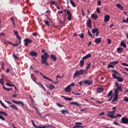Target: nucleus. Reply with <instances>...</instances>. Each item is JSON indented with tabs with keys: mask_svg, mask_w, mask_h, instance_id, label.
I'll return each mask as SVG.
<instances>
[{
	"mask_svg": "<svg viewBox=\"0 0 128 128\" xmlns=\"http://www.w3.org/2000/svg\"><path fill=\"white\" fill-rule=\"evenodd\" d=\"M115 86H116V88L114 90V95L112 100L111 102H118V92H122V86H119L118 82H116L115 83Z\"/></svg>",
	"mask_w": 128,
	"mask_h": 128,
	"instance_id": "1",
	"label": "nucleus"
},
{
	"mask_svg": "<svg viewBox=\"0 0 128 128\" xmlns=\"http://www.w3.org/2000/svg\"><path fill=\"white\" fill-rule=\"evenodd\" d=\"M13 32H14V34L16 36V38L19 40L18 44H12V42H7L9 44H12L14 46H20V44H22V38H20V35H18V32L17 30H14Z\"/></svg>",
	"mask_w": 128,
	"mask_h": 128,
	"instance_id": "2",
	"label": "nucleus"
},
{
	"mask_svg": "<svg viewBox=\"0 0 128 128\" xmlns=\"http://www.w3.org/2000/svg\"><path fill=\"white\" fill-rule=\"evenodd\" d=\"M48 58V54L46 52L44 53V55L41 56L42 64H46V66H48V63L46 62Z\"/></svg>",
	"mask_w": 128,
	"mask_h": 128,
	"instance_id": "3",
	"label": "nucleus"
},
{
	"mask_svg": "<svg viewBox=\"0 0 128 128\" xmlns=\"http://www.w3.org/2000/svg\"><path fill=\"white\" fill-rule=\"evenodd\" d=\"M84 74H86V72L84 70H81L79 71L76 70L74 74L73 78H78L80 76H84Z\"/></svg>",
	"mask_w": 128,
	"mask_h": 128,
	"instance_id": "4",
	"label": "nucleus"
},
{
	"mask_svg": "<svg viewBox=\"0 0 128 128\" xmlns=\"http://www.w3.org/2000/svg\"><path fill=\"white\" fill-rule=\"evenodd\" d=\"M24 44L26 46H28V44H32V42H34V41L28 38H26L24 40Z\"/></svg>",
	"mask_w": 128,
	"mask_h": 128,
	"instance_id": "5",
	"label": "nucleus"
},
{
	"mask_svg": "<svg viewBox=\"0 0 128 128\" xmlns=\"http://www.w3.org/2000/svg\"><path fill=\"white\" fill-rule=\"evenodd\" d=\"M32 124L33 126H34V128H52V126L50 125H48L47 126H36V124H34V120H32Z\"/></svg>",
	"mask_w": 128,
	"mask_h": 128,
	"instance_id": "6",
	"label": "nucleus"
},
{
	"mask_svg": "<svg viewBox=\"0 0 128 128\" xmlns=\"http://www.w3.org/2000/svg\"><path fill=\"white\" fill-rule=\"evenodd\" d=\"M118 64V61H114L110 62V64L108 65V68H114V64Z\"/></svg>",
	"mask_w": 128,
	"mask_h": 128,
	"instance_id": "7",
	"label": "nucleus"
},
{
	"mask_svg": "<svg viewBox=\"0 0 128 128\" xmlns=\"http://www.w3.org/2000/svg\"><path fill=\"white\" fill-rule=\"evenodd\" d=\"M2 114H3L4 116H8V114L4 112L0 111V120H5L6 118L2 116Z\"/></svg>",
	"mask_w": 128,
	"mask_h": 128,
	"instance_id": "8",
	"label": "nucleus"
},
{
	"mask_svg": "<svg viewBox=\"0 0 128 128\" xmlns=\"http://www.w3.org/2000/svg\"><path fill=\"white\" fill-rule=\"evenodd\" d=\"M121 124H128V118L126 117H122L121 119Z\"/></svg>",
	"mask_w": 128,
	"mask_h": 128,
	"instance_id": "9",
	"label": "nucleus"
},
{
	"mask_svg": "<svg viewBox=\"0 0 128 128\" xmlns=\"http://www.w3.org/2000/svg\"><path fill=\"white\" fill-rule=\"evenodd\" d=\"M75 126L73 127V128H83L82 126V123L79 122H75Z\"/></svg>",
	"mask_w": 128,
	"mask_h": 128,
	"instance_id": "10",
	"label": "nucleus"
},
{
	"mask_svg": "<svg viewBox=\"0 0 128 128\" xmlns=\"http://www.w3.org/2000/svg\"><path fill=\"white\" fill-rule=\"evenodd\" d=\"M107 116L112 118H120L122 116V115L118 114L116 116H114V114H107Z\"/></svg>",
	"mask_w": 128,
	"mask_h": 128,
	"instance_id": "11",
	"label": "nucleus"
},
{
	"mask_svg": "<svg viewBox=\"0 0 128 128\" xmlns=\"http://www.w3.org/2000/svg\"><path fill=\"white\" fill-rule=\"evenodd\" d=\"M112 91L110 90L107 96H110V98L108 100V102H111L112 100Z\"/></svg>",
	"mask_w": 128,
	"mask_h": 128,
	"instance_id": "12",
	"label": "nucleus"
},
{
	"mask_svg": "<svg viewBox=\"0 0 128 128\" xmlns=\"http://www.w3.org/2000/svg\"><path fill=\"white\" fill-rule=\"evenodd\" d=\"M66 14L68 16L67 18L68 20H72V14L70 13V11L67 10Z\"/></svg>",
	"mask_w": 128,
	"mask_h": 128,
	"instance_id": "13",
	"label": "nucleus"
},
{
	"mask_svg": "<svg viewBox=\"0 0 128 128\" xmlns=\"http://www.w3.org/2000/svg\"><path fill=\"white\" fill-rule=\"evenodd\" d=\"M92 80H85L84 81V82L85 84H88V86H90L92 84Z\"/></svg>",
	"mask_w": 128,
	"mask_h": 128,
	"instance_id": "14",
	"label": "nucleus"
},
{
	"mask_svg": "<svg viewBox=\"0 0 128 128\" xmlns=\"http://www.w3.org/2000/svg\"><path fill=\"white\" fill-rule=\"evenodd\" d=\"M110 20V15L106 14L104 16V22H108Z\"/></svg>",
	"mask_w": 128,
	"mask_h": 128,
	"instance_id": "15",
	"label": "nucleus"
},
{
	"mask_svg": "<svg viewBox=\"0 0 128 128\" xmlns=\"http://www.w3.org/2000/svg\"><path fill=\"white\" fill-rule=\"evenodd\" d=\"M12 102L14 104H22L23 106H24V104L21 101H16L14 100H12Z\"/></svg>",
	"mask_w": 128,
	"mask_h": 128,
	"instance_id": "16",
	"label": "nucleus"
},
{
	"mask_svg": "<svg viewBox=\"0 0 128 128\" xmlns=\"http://www.w3.org/2000/svg\"><path fill=\"white\" fill-rule=\"evenodd\" d=\"M66 92H72V88L68 85L64 90Z\"/></svg>",
	"mask_w": 128,
	"mask_h": 128,
	"instance_id": "17",
	"label": "nucleus"
},
{
	"mask_svg": "<svg viewBox=\"0 0 128 128\" xmlns=\"http://www.w3.org/2000/svg\"><path fill=\"white\" fill-rule=\"evenodd\" d=\"M86 26L90 28H92V20L90 18H88L86 22Z\"/></svg>",
	"mask_w": 128,
	"mask_h": 128,
	"instance_id": "18",
	"label": "nucleus"
},
{
	"mask_svg": "<svg viewBox=\"0 0 128 128\" xmlns=\"http://www.w3.org/2000/svg\"><path fill=\"white\" fill-rule=\"evenodd\" d=\"M46 86L48 88V90H54V88H55L54 86L52 84H48Z\"/></svg>",
	"mask_w": 128,
	"mask_h": 128,
	"instance_id": "19",
	"label": "nucleus"
},
{
	"mask_svg": "<svg viewBox=\"0 0 128 128\" xmlns=\"http://www.w3.org/2000/svg\"><path fill=\"white\" fill-rule=\"evenodd\" d=\"M104 90L102 88H96L97 94H100V92H102Z\"/></svg>",
	"mask_w": 128,
	"mask_h": 128,
	"instance_id": "20",
	"label": "nucleus"
},
{
	"mask_svg": "<svg viewBox=\"0 0 128 128\" xmlns=\"http://www.w3.org/2000/svg\"><path fill=\"white\" fill-rule=\"evenodd\" d=\"M114 72H115V74H112V76H113V78H115V80H118V76H119L118 74L116 72V71L114 70Z\"/></svg>",
	"mask_w": 128,
	"mask_h": 128,
	"instance_id": "21",
	"label": "nucleus"
},
{
	"mask_svg": "<svg viewBox=\"0 0 128 128\" xmlns=\"http://www.w3.org/2000/svg\"><path fill=\"white\" fill-rule=\"evenodd\" d=\"M112 110H114V111L112 112H108V114H114V112H116V107L114 106L112 108Z\"/></svg>",
	"mask_w": 128,
	"mask_h": 128,
	"instance_id": "22",
	"label": "nucleus"
},
{
	"mask_svg": "<svg viewBox=\"0 0 128 128\" xmlns=\"http://www.w3.org/2000/svg\"><path fill=\"white\" fill-rule=\"evenodd\" d=\"M94 42L96 44H100L102 42L101 38H97L94 40Z\"/></svg>",
	"mask_w": 128,
	"mask_h": 128,
	"instance_id": "23",
	"label": "nucleus"
},
{
	"mask_svg": "<svg viewBox=\"0 0 128 128\" xmlns=\"http://www.w3.org/2000/svg\"><path fill=\"white\" fill-rule=\"evenodd\" d=\"M30 55L32 56H38V53L36 52L32 51L30 52Z\"/></svg>",
	"mask_w": 128,
	"mask_h": 128,
	"instance_id": "24",
	"label": "nucleus"
},
{
	"mask_svg": "<svg viewBox=\"0 0 128 128\" xmlns=\"http://www.w3.org/2000/svg\"><path fill=\"white\" fill-rule=\"evenodd\" d=\"M92 58V54H88L86 56H84L82 58V60H86V58Z\"/></svg>",
	"mask_w": 128,
	"mask_h": 128,
	"instance_id": "25",
	"label": "nucleus"
},
{
	"mask_svg": "<svg viewBox=\"0 0 128 128\" xmlns=\"http://www.w3.org/2000/svg\"><path fill=\"white\" fill-rule=\"evenodd\" d=\"M98 14H91V17L92 18H93L94 20H97L98 18Z\"/></svg>",
	"mask_w": 128,
	"mask_h": 128,
	"instance_id": "26",
	"label": "nucleus"
},
{
	"mask_svg": "<svg viewBox=\"0 0 128 128\" xmlns=\"http://www.w3.org/2000/svg\"><path fill=\"white\" fill-rule=\"evenodd\" d=\"M51 59L54 60V62H56V56L54 54H51L50 56Z\"/></svg>",
	"mask_w": 128,
	"mask_h": 128,
	"instance_id": "27",
	"label": "nucleus"
},
{
	"mask_svg": "<svg viewBox=\"0 0 128 128\" xmlns=\"http://www.w3.org/2000/svg\"><path fill=\"white\" fill-rule=\"evenodd\" d=\"M40 76H42L44 78H46V80H52L51 78H50L42 74V72L40 73Z\"/></svg>",
	"mask_w": 128,
	"mask_h": 128,
	"instance_id": "28",
	"label": "nucleus"
},
{
	"mask_svg": "<svg viewBox=\"0 0 128 128\" xmlns=\"http://www.w3.org/2000/svg\"><path fill=\"white\" fill-rule=\"evenodd\" d=\"M10 108H13V110H18V107L14 104L10 105Z\"/></svg>",
	"mask_w": 128,
	"mask_h": 128,
	"instance_id": "29",
	"label": "nucleus"
},
{
	"mask_svg": "<svg viewBox=\"0 0 128 128\" xmlns=\"http://www.w3.org/2000/svg\"><path fill=\"white\" fill-rule=\"evenodd\" d=\"M116 6H117V8H120V10H123L124 8V6H122V4H116Z\"/></svg>",
	"mask_w": 128,
	"mask_h": 128,
	"instance_id": "30",
	"label": "nucleus"
},
{
	"mask_svg": "<svg viewBox=\"0 0 128 128\" xmlns=\"http://www.w3.org/2000/svg\"><path fill=\"white\" fill-rule=\"evenodd\" d=\"M84 60H80V68H82V66H84Z\"/></svg>",
	"mask_w": 128,
	"mask_h": 128,
	"instance_id": "31",
	"label": "nucleus"
},
{
	"mask_svg": "<svg viewBox=\"0 0 128 128\" xmlns=\"http://www.w3.org/2000/svg\"><path fill=\"white\" fill-rule=\"evenodd\" d=\"M70 104H76L78 106H82V104L78 103V102H72L70 103Z\"/></svg>",
	"mask_w": 128,
	"mask_h": 128,
	"instance_id": "32",
	"label": "nucleus"
},
{
	"mask_svg": "<svg viewBox=\"0 0 128 128\" xmlns=\"http://www.w3.org/2000/svg\"><path fill=\"white\" fill-rule=\"evenodd\" d=\"M117 80L118 82H124V78H122V77L120 76H118V78L116 79Z\"/></svg>",
	"mask_w": 128,
	"mask_h": 128,
	"instance_id": "33",
	"label": "nucleus"
},
{
	"mask_svg": "<svg viewBox=\"0 0 128 128\" xmlns=\"http://www.w3.org/2000/svg\"><path fill=\"white\" fill-rule=\"evenodd\" d=\"M120 46H123V48H126V43H124V41L121 42Z\"/></svg>",
	"mask_w": 128,
	"mask_h": 128,
	"instance_id": "34",
	"label": "nucleus"
},
{
	"mask_svg": "<svg viewBox=\"0 0 128 128\" xmlns=\"http://www.w3.org/2000/svg\"><path fill=\"white\" fill-rule=\"evenodd\" d=\"M0 104L2 106H3V108H8V106H6L4 104V103L2 102V100H0Z\"/></svg>",
	"mask_w": 128,
	"mask_h": 128,
	"instance_id": "35",
	"label": "nucleus"
},
{
	"mask_svg": "<svg viewBox=\"0 0 128 128\" xmlns=\"http://www.w3.org/2000/svg\"><path fill=\"white\" fill-rule=\"evenodd\" d=\"M90 66H91L90 63H89L88 64L86 67V72H88V70H90Z\"/></svg>",
	"mask_w": 128,
	"mask_h": 128,
	"instance_id": "36",
	"label": "nucleus"
},
{
	"mask_svg": "<svg viewBox=\"0 0 128 128\" xmlns=\"http://www.w3.org/2000/svg\"><path fill=\"white\" fill-rule=\"evenodd\" d=\"M70 2L72 6H74V8H76V4L74 3V2L72 0H70Z\"/></svg>",
	"mask_w": 128,
	"mask_h": 128,
	"instance_id": "37",
	"label": "nucleus"
},
{
	"mask_svg": "<svg viewBox=\"0 0 128 128\" xmlns=\"http://www.w3.org/2000/svg\"><path fill=\"white\" fill-rule=\"evenodd\" d=\"M98 31V29L97 28H93L92 30V34H96V32H97Z\"/></svg>",
	"mask_w": 128,
	"mask_h": 128,
	"instance_id": "38",
	"label": "nucleus"
},
{
	"mask_svg": "<svg viewBox=\"0 0 128 128\" xmlns=\"http://www.w3.org/2000/svg\"><path fill=\"white\" fill-rule=\"evenodd\" d=\"M117 52L118 53L122 52V48H117Z\"/></svg>",
	"mask_w": 128,
	"mask_h": 128,
	"instance_id": "39",
	"label": "nucleus"
},
{
	"mask_svg": "<svg viewBox=\"0 0 128 128\" xmlns=\"http://www.w3.org/2000/svg\"><path fill=\"white\" fill-rule=\"evenodd\" d=\"M4 79H2V78H0V82L2 84L3 88H4Z\"/></svg>",
	"mask_w": 128,
	"mask_h": 128,
	"instance_id": "40",
	"label": "nucleus"
},
{
	"mask_svg": "<svg viewBox=\"0 0 128 128\" xmlns=\"http://www.w3.org/2000/svg\"><path fill=\"white\" fill-rule=\"evenodd\" d=\"M3 88H4V90H8V92L10 90H12V88H6L4 86Z\"/></svg>",
	"mask_w": 128,
	"mask_h": 128,
	"instance_id": "41",
	"label": "nucleus"
},
{
	"mask_svg": "<svg viewBox=\"0 0 128 128\" xmlns=\"http://www.w3.org/2000/svg\"><path fill=\"white\" fill-rule=\"evenodd\" d=\"M40 86L42 88V90H44V91L46 92V88L44 86V85L42 83L40 84Z\"/></svg>",
	"mask_w": 128,
	"mask_h": 128,
	"instance_id": "42",
	"label": "nucleus"
},
{
	"mask_svg": "<svg viewBox=\"0 0 128 128\" xmlns=\"http://www.w3.org/2000/svg\"><path fill=\"white\" fill-rule=\"evenodd\" d=\"M61 112L62 114H64V116H66V112L68 114V110H62Z\"/></svg>",
	"mask_w": 128,
	"mask_h": 128,
	"instance_id": "43",
	"label": "nucleus"
},
{
	"mask_svg": "<svg viewBox=\"0 0 128 128\" xmlns=\"http://www.w3.org/2000/svg\"><path fill=\"white\" fill-rule=\"evenodd\" d=\"M44 22L46 24V26H50V22L48 20H44Z\"/></svg>",
	"mask_w": 128,
	"mask_h": 128,
	"instance_id": "44",
	"label": "nucleus"
},
{
	"mask_svg": "<svg viewBox=\"0 0 128 128\" xmlns=\"http://www.w3.org/2000/svg\"><path fill=\"white\" fill-rule=\"evenodd\" d=\"M122 20L123 22H126V23L128 24V18H126V19H122Z\"/></svg>",
	"mask_w": 128,
	"mask_h": 128,
	"instance_id": "45",
	"label": "nucleus"
},
{
	"mask_svg": "<svg viewBox=\"0 0 128 128\" xmlns=\"http://www.w3.org/2000/svg\"><path fill=\"white\" fill-rule=\"evenodd\" d=\"M88 35L90 36V38H92V34L90 33V30H88Z\"/></svg>",
	"mask_w": 128,
	"mask_h": 128,
	"instance_id": "46",
	"label": "nucleus"
},
{
	"mask_svg": "<svg viewBox=\"0 0 128 128\" xmlns=\"http://www.w3.org/2000/svg\"><path fill=\"white\" fill-rule=\"evenodd\" d=\"M65 100L70 101V100H72V98H65Z\"/></svg>",
	"mask_w": 128,
	"mask_h": 128,
	"instance_id": "47",
	"label": "nucleus"
},
{
	"mask_svg": "<svg viewBox=\"0 0 128 128\" xmlns=\"http://www.w3.org/2000/svg\"><path fill=\"white\" fill-rule=\"evenodd\" d=\"M6 84L8 86H14V84H10L9 83H6Z\"/></svg>",
	"mask_w": 128,
	"mask_h": 128,
	"instance_id": "48",
	"label": "nucleus"
},
{
	"mask_svg": "<svg viewBox=\"0 0 128 128\" xmlns=\"http://www.w3.org/2000/svg\"><path fill=\"white\" fill-rule=\"evenodd\" d=\"M79 36L81 38H84V34H79Z\"/></svg>",
	"mask_w": 128,
	"mask_h": 128,
	"instance_id": "49",
	"label": "nucleus"
},
{
	"mask_svg": "<svg viewBox=\"0 0 128 128\" xmlns=\"http://www.w3.org/2000/svg\"><path fill=\"white\" fill-rule=\"evenodd\" d=\"M96 10L98 14H100V8H97Z\"/></svg>",
	"mask_w": 128,
	"mask_h": 128,
	"instance_id": "50",
	"label": "nucleus"
},
{
	"mask_svg": "<svg viewBox=\"0 0 128 128\" xmlns=\"http://www.w3.org/2000/svg\"><path fill=\"white\" fill-rule=\"evenodd\" d=\"M107 42L108 44H112V40H110V39H108Z\"/></svg>",
	"mask_w": 128,
	"mask_h": 128,
	"instance_id": "51",
	"label": "nucleus"
},
{
	"mask_svg": "<svg viewBox=\"0 0 128 128\" xmlns=\"http://www.w3.org/2000/svg\"><path fill=\"white\" fill-rule=\"evenodd\" d=\"M124 102H128V98L126 96L124 97Z\"/></svg>",
	"mask_w": 128,
	"mask_h": 128,
	"instance_id": "52",
	"label": "nucleus"
},
{
	"mask_svg": "<svg viewBox=\"0 0 128 128\" xmlns=\"http://www.w3.org/2000/svg\"><path fill=\"white\" fill-rule=\"evenodd\" d=\"M13 56L15 60H18V57L16 54H13Z\"/></svg>",
	"mask_w": 128,
	"mask_h": 128,
	"instance_id": "53",
	"label": "nucleus"
},
{
	"mask_svg": "<svg viewBox=\"0 0 128 128\" xmlns=\"http://www.w3.org/2000/svg\"><path fill=\"white\" fill-rule=\"evenodd\" d=\"M98 6H100L102 4V2H100V0H98Z\"/></svg>",
	"mask_w": 128,
	"mask_h": 128,
	"instance_id": "54",
	"label": "nucleus"
},
{
	"mask_svg": "<svg viewBox=\"0 0 128 128\" xmlns=\"http://www.w3.org/2000/svg\"><path fill=\"white\" fill-rule=\"evenodd\" d=\"M70 88L71 86H74V83L72 82L71 84L68 85Z\"/></svg>",
	"mask_w": 128,
	"mask_h": 128,
	"instance_id": "55",
	"label": "nucleus"
},
{
	"mask_svg": "<svg viewBox=\"0 0 128 128\" xmlns=\"http://www.w3.org/2000/svg\"><path fill=\"white\" fill-rule=\"evenodd\" d=\"M122 66H128V64L126 63H122Z\"/></svg>",
	"mask_w": 128,
	"mask_h": 128,
	"instance_id": "56",
	"label": "nucleus"
},
{
	"mask_svg": "<svg viewBox=\"0 0 128 128\" xmlns=\"http://www.w3.org/2000/svg\"><path fill=\"white\" fill-rule=\"evenodd\" d=\"M104 114H106V113H104V112H102L99 114V116H104Z\"/></svg>",
	"mask_w": 128,
	"mask_h": 128,
	"instance_id": "57",
	"label": "nucleus"
},
{
	"mask_svg": "<svg viewBox=\"0 0 128 128\" xmlns=\"http://www.w3.org/2000/svg\"><path fill=\"white\" fill-rule=\"evenodd\" d=\"M56 105L59 106V108H62V104H60V103H56Z\"/></svg>",
	"mask_w": 128,
	"mask_h": 128,
	"instance_id": "58",
	"label": "nucleus"
},
{
	"mask_svg": "<svg viewBox=\"0 0 128 128\" xmlns=\"http://www.w3.org/2000/svg\"><path fill=\"white\" fill-rule=\"evenodd\" d=\"M32 36H38V34L36 32H34L32 33Z\"/></svg>",
	"mask_w": 128,
	"mask_h": 128,
	"instance_id": "59",
	"label": "nucleus"
},
{
	"mask_svg": "<svg viewBox=\"0 0 128 128\" xmlns=\"http://www.w3.org/2000/svg\"><path fill=\"white\" fill-rule=\"evenodd\" d=\"M51 4H56V2L53 0L51 1Z\"/></svg>",
	"mask_w": 128,
	"mask_h": 128,
	"instance_id": "60",
	"label": "nucleus"
},
{
	"mask_svg": "<svg viewBox=\"0 0 128 128\" xmlns=\"http://www.w3.org/2000/svg\"><path fill=\"white\" fill-rule=\"evenodd\" d=\"M50 82H53V84H58V82H54V81L52 80H50Z\"/></svg>",
	"mask_w": 128,
	"mask_h": 128,
	"instance_id": "61",
	"label": "nucleus"
},
{
	"mask_svg": "<svg viewBox=\"0 0 128 128\" xmlns=\"http://www.w3.org/2000/svg\"><path fill=\"white\" fill-rule=\"evenodd\" d=\"M113 124H116V126H118V122H114Z\"/></svg>",
	"mask_w": 128,
	"mask_h": 128,
	"instance_id": "62",
	"label": "nucleus"
},
{
	"mask_svg": "<svg viewBox=\"0 0 128 128\" xmlns=\"http://www.w3.org/2000/svg\"><path fill=\"white\" fill-rule=\"evenodd\" d=\"M96 36H98V31L96 32Z\"/></svg>",
	"mask_w": 128,
	"mask_h": 128,
	"instance_id": "63",
	"label": "nucleus"
},
{
	"mask_svg": "<svg viewBox=\"0 0 128 128\" xmlns=\"http://www.w3.org/2000/svg\"><path fill=\"white\" fill-rule=\"evenodd\" d=\"M74 36H78V34L75 32V33H74Z\"/></svg>",
	"mask_w": 128,
	"mask_h": 128,
	"instance_id": "64",
	"label": "nucleus"
}]
</instances>
